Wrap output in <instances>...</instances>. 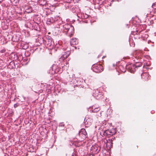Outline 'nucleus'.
<instances>
[{
	"instance_id": "nucleus-31",
	"label": "nucleus",
	"mask_w": 156,
	"mask_h": 156,
	"mask_svg": "<svg viewBox=\"0 0 156 156\" xmlns=\"http://www.w3.org/2000/svg\"><path fill=\"white\" fill-rule=\"evenodd\" d=\"M152 7H153V8H154V5H152Z\"/></svg>"
},
{
	"instance_id": "nucleus-8",
	"label": "nucleus",
	"mask_w": 156,
	"mask_h": 156,
	"mask_svg": "<svg viewBox=\"0 0 156 156\" xmlns=\"http://www.w3.org/2000/svg\"><path fill=\"white\" fill-rule=\"evenodd\" d=\"M70 54V51H68L65 52L64 54H63L61 57L59 58V60L60 62H62L64 60L67 58Z\"/></svg>"
},
{
	"instance_id": "nucleus-21",
	"label": "nucleus",
	"mask_w": 156,
	"mask_h": 156,
	"mask_svg": "<svg viewBox=\"0 0 156 156\" xmlns=\"http://www.w3.org/2000/svg\"><path fill=\"white\" fill-rule=\"evenodd\" d=\"M5 49L4 48H3L0 51V52L1 53H3L5 52Z\"/></svg>"
},
{
	"instance_id": "nucleus-24",
	"label": "nucleus",
	"mask_w": 156,
	"mask_h": 156,
	"mask_svg": "<svg viewBox=\"0 0 156 156\" xmlns=\"http://www.w3.org/2000/svg\"><path fill=\"white\" fill-rule=\"evenodd\" d=\"M86 156H94L93 154H89Z\"/></svg>"
},
{
	"instance_id": "nucleus-19",
	"label": "nucleus",
	"mask_w": 156,
	"mask_h": 156,
	"mask_svg": "<svg viewBox=\"0 0 156 156\" xmlns=\"http://www.w3.org/2000/svg\"><path fill=\"white\" fill-rule=\"evenodd\" d=\"M80 142H76L74 143V144L76 147H79L81 145V144H80Z\"/></svg>"
},
{
	"instance_id": "nucleus-25",
	"label": "nucleus",
	"mask_w": 156,
	"mask_h": 156,
	"mask_svg": "<svg viewBox=\"0 0 156 156\" xmlns=\"http://www.w3.org/2000/svg\"><path fill=\"white\" fill-rule=\"evenodd\" d=\"M115 137H112L111 138H110V139H108V140H112H112H114L115 139Z\"/></svg>"
},
{
	"instance_id": "nucleus-28",
	"label": "nucleus",
	"mask_w": 156,
	"mask_h": 156,
	"mask_svg": "<svg viewBox=\"0 0 156 156\" xmlns=\"http://www.w3.org/2000/svg\"><path fill=\"white\" fill-rule=\"evenodd\" d=\"M113 67H115V64H113Z\"/></svg>"
},
{
	"instance_id": "nucleus-13",
	"label": "nucleus",
	"mask_w": 156,
	"mask_h": 156,
	"mask_svg": "<svg viewBox=\"0 0 156 156\" xmlns=\"http://www.w3.org/2000/svg\"><path fill=\"white\" fill-rule=\"evenodd\" d=\"M78 43L77 39L76 38H73L70 41V44L72 45H76Z\"/></svg>"
},
{
	"instance_id": "nucleus-26",
	"label": "nucleus",
	"mask_w": 156,
	"mask_h": 156,
	"mask_svg": "<svg viewBox=\"0 0 156 156\" xmlns=\"http://www.w3.org/2000/svg\"><path fill=\"white\" fill-rule=\"evenodd\" d=\"M26 11L28 13H30V12L31 11V10H30V11Z\"/></svg>"
},
{
	"instance_id": "nucleus-17",
	"label": "nucleus",
	"mask_w": 156,
	"mask_h": 156,
	"mask_svg": "<svg viewBox=\"0 0 156 156\" xmlns=\"http://www.w3.org/2000/svg\"><path fill=\"white\" fill-rule=\"evenodd\" d=\"M119 69L121 70V71H122V72H125L126 71V66H123L122 65H120L119 66Z\"/></svg>"
},
{
	"instance_id": "nucleus-4",
	"label": "nucleus",
	"mask_w": 156,
	"mask_h": 156,
	"mask_svg": "<svg viewBox=\"0 0 156 156\" xmlns=\"http://www.w3.org/2000/svg\"><path fill=\"white\" fill-rule=\"evenodd\" d=\"M92 70L95 72L97 73L101 72L103 70V66L100 64L93 65L92 67Z\"/></svg>"
},
{
	"instance_id": "nucleus-5",
	"label": "nucleus",
	"mask_w": 156,
	"mask_h": 156,
	"mask_svg": "<svg viewBox=\"0 0 156 156\" xmlns=\"http://www.w3.org/2000/svg\"><path fill=\"white\" fill-rule=\"evenodd\" d=\"M93 121L92 117L91 115H87L85 117L84 123L86 127H88L91 125Z\"/></svg>"
},
{
	"instance_id": "nucleus-27",
	"label": "nucleus",
	"mask_w": 156,
	"mask_h": 156,
	"mask_svg": "<svg viewBox=\"0 0 156 156\" xmlns=\"http://www.w3.org/2000/svg\"><path fill=\"white\" fill-rule=\"evenodd\" d=\"M3 0H0V3H1L3 1Z\"/></svg>"
},
{
	"instance_id": "nucleus-22",
	"label": "nucleus",
	"mask_w": 156,
	"mask_h": 156,
	"mask_svg": "<svg viewBox=\"0 0 156 156\" xmlns=\"http://www.w3.org/2000/svg\"><path fill=\"white\" fill-rule=\"evenodd\" d=\"M94 1H95L97 3H99L101 1V0H94Z\"/></svg>"
},
{
	"instance_id": "nucleus-16",
	"label": "nucleus",
	"mask_w": 156,
	"mask_h": 156,
	"mask_svg": "<svg viewBox=\"0 0 156 156\" xmlns=\"http://www.w3.org/2000/svg\"><path fill=\"white\" fill-rule=\"evenodd\" d=\"M54 21L53 20V18L51 17L50 18H48L47 20L46 23L48 24H50L51 23H53Z\"/></svg>"
},
{
	"instance_id": "nucleus-20",
	"label": "nucleus",
	"mask_w": 156,
	"mask_h": 156,
	"mask_svg": "<svg viewBox=\"0 0 156 156\" xmlns=\"http://www.w3.org/2000/svg\"><path fill=\"white\" fill-rule=\"evenodd\" d=\"M135 65H137V66H136L137 69L138 67L141 66H142V63L141 62H138L136 63V64H135Z\"/></svg>"
},
{
	"instance_id": "nucleus-7",
	"label": "nucleus",
	"mask_w": 156,
	"mask_h": 156,
	"mask_svg": "<svg viewBox=\"0 0 156 156\" xmlns=\"http://www.w3.org/2000/svg\"><path fill=\"white\" fill-rule=\"evenodd\" d=\"M137 65H135L134 64L131 63L126 65V68L131 73H133L137 69L136 66Z\"/></svg>"
},
{
	"instance_id": "nucleus-35",
	"label": "nucleus",
	"mask_w": 156,
	"mask_h": 156,
	"mask_svg": "<svg viewBox=\"0 0 156 156\" xmlns=\"http://www.w3.org/2000/svg\"><path fill=\"white\" fill-rule=\"evenodd\" d=\"M72 156H73V155H72Z\"/></svg>"
},
{
	"instance_id": "nucleus-10",
	"label": "nucleus",
	"mask_w": 156,
	"mask_h": 156,
	"mask_svg": "<svg viewBox=\"0 0 156 156\" xmlns=\"http://www.w3.org/2000/svg\"><path fill=\"white\" fill-rule=\"evenodd\" d=\"M104 141L105 143L106 142V145L107 147L110 148L112 147L113 144L112 140H104Z\"/></svg>"
},
{
	"instance_id": "nucleus-12",
	"label": "nucleus",
	"mask_w": 156,
	"mask_h": 156,
	"mask_svg": "<svg viewBox=\"0 0 156 156\" xmlns=\"http://www.w3.org/2000/svg\"><path fill=\"white\" fill-rule=\"evenodd\" d=\"M141 76L142 78L145 81H147L149 80V74L148 73H142Z\"/></svg>"
},
{
	"instance_id": "nucleus-29",
	"label": "nucleus",
	"mask_w": 156,
	"mask_h": 156,
	"mask_svg": "<svg viewBox=\"0 0 156 156\" xmlns=\"http://www.w3.org/2000/svg\"><path fill=\"white\" fill-rule=\"evenodd\" d=\"M101 113H100V115H99V116H101Z\"/></svg>"
},
{
	"instance_id": "nucleus-18",
	"label": "nucleus",
	"mask_w": 156,
	"mask_h": 156,
	"mask_svg": "<svg viewBox=\"0 0 156 156\" xmlns=\"http://www.w3.org/2000/svg\"><path fill=\"white\" fill-rule=\"evenodd\" d=\"M11 3L12 5H16L19 2V0H10Z\"/></svg>"
},
{
	"instance_id": "nucleus-3",
	"label": "nucleus",
	"mask_w": 156,
	"mask_h": 156,
	"mask_svg": "<svg viewBox=\"0 0 156 156\" xmlns=\"http://www.w3.org/2000/svg\"><path fill=\"white\" fill-rule=\"evenodd\" d=\"M116 133V131L115 129H107L105 131H102L101 133V135H103L104 136L109 137V136H112L115 134Z\"/></svg>"
},
{
	"instance_id": "nucleus-34",
	"label": "nucleus",
	"mask_w": 156,
	"mask_h": 156,
	"mask_svg": "<svg viewBox=\"0 0 156 156\" xmlns=\"http://www.w3.org/2000/svg\"><path fill=\"white\" fill-rule=\"evenodd\" d=\"M140 56L139 55H137V56Z\"/></svg>"
},
{
	"instance_id": "nucleus-9",
	"label": "nucleus",
	"mask_w": 156,
	"mask_h": 156,
	"mask_svg": "<svg viewBox=\"0 0 156 156\" xmlns=\"http://www.w3.org/2000/svg\"><path fill=\"white\" fill-rule=\"evenodd\" d=\"M45 42L47 47H51L53 45L54 42L51 38H49L48 39H47V40L45 41Z\"/></svg>"
},
{
	"instance_id": "nucleus-15",
	"label": "nucleus",
	"mask_w": 156,
	"mask_h": 156,
	"mask_svg": "<svg viewBox=\"0 0 156 156\" xmlns=\"http://www.w3.org/2000/svg\"><path fill=\"white\" fill-rule=\"evenodd\" d=\"M47 2L45 0H39L38 3L41 5L44 6L46 5Z\"/></svg>"
},
{
	"instance_id": "nucleus-32",
	"label": "nucleus",
	"mask_w": 156,
	"mask_h": 156,
	"mask_svg": "<svg viewBox=\"0 0 156 156\" xmlns=\"http://www.w3.org/2000/svg\"><path fill=\"white\" fill-rule=\"evenodd\" d=\"M12 63V64H13V62H11V63H10V64H11Z\"/></svg>"
},
{
	"instance_id": "nucleus-30",
	"label": "nucleus",
	"mask_w": 156,
	"mask_h": 156,
	"mask_svg": "<svg viewBox=\"0 0 156 156\" xmlns=\"http://www.w3.org/2000/svg\"><path fill=\"white\" fill-rule=\"evenodd\" d=\"M15 105H14V107L16 108V106H15Z\"/></svg>"
},
{
	"instance_id": "nucleus-14",
	"label": "nucleus",
	"mask_w": 156,
	"mask_h": 156,
	"mask_svg": "<svg viewBox=\"0 0 156 156\" xmlns=\"http://www.w3.org/2000/svg\"><path fill=\"white\" fill-rule=\"evenodd\" d=\"M99 107L95 108L94 106H93L92 107V110L93 112H97L100 110Z\"/></svg>"
},
{
	"instance_id": "nucleus-1",
	"label": "nucleus",
	"mask_w": 156,
	"mask_h": 156,
	"mask_svg": "<svg viewBox=\"0 0 156 156\" xmlns=\"http://www.w3.org/2000/svg\"><path fill=\"white\" fill-rule=\"evenodd\" d=\"M63 29L64 32L68 36L71 37L73 35L74 33V29L71 25L65 24L63 26Z\"/></svg>"
},
{
	"instance_id": "nucleus-2",
	"label": "nucleus",
	"mask_w": 156,
	"mask_h": 156,
	"mask_svg": "<svg viewBox=\"0 0 156 156\" xmlns=\"http://www.w3.org/2000/svg\"><path fill=\"white\" fill-rule=\"evenodd\" d=\"M87 136V133L84 129H82L79 132L77 137L80 141L84 140Z\"/></svg>"
},
{
	"instance_id": "nucleus-11",
	"label": "nucleus",
	"mask_w": 156,
	"mask_h": 156,
	"mask_svg": "<svg viewBox=\"0 0 156 156\" xmlns=\"http://www.w3.org/2000/svg\"><path fill=\"white\" fill-rule=\"evenodd\" d=\"M94 96L98 99H99L102 97L101 93L99 92L98 90H96L95 93L94 94Z\"/></svg>"
},
{
	"instance_id": "nucleus-6",
	"label": "nucleus",
	"mask_w": 156,
	"mask_h": 156,
	"mask_svg": "<svg viewBox=\"0 0 156 156\" xmlns=\"http://www.w3.org/2000/svg\"><path fill=\"white\" fill-rule=\"evenodd\" d=\"M101 147L97 145H95L92 146L90 149V153L94 154L99 153L101 150Z\"/></svg>"
},
{
	"instance_id": "nucleus-23",
	"label": "nucleus",
	"mask_w": 156,
	"mask_h": 156,
	"mask_svg": "<svg viewBox=\"0 0 156 156\" xmlns=\"http://www.w3.org/2000/svg\"><path fill=\"white\" fill-rule=\"evenodd\" d=\"M143 32L142 31H140L138 33V30H137L136 31V34H140L141 33Z\"/></svg>"
},
{
	"instance_id": "nucleus-33",
	"label": "nucleus",
	"mask_w": 156,
	"mask_h": 156,
	"mask_svg": "<svg viewBox=\"0 0 156 156\" xmlns=\"http://www.w3.org/2000/svg\"><path fill=\"white\" fill-rule=\"evenodd\" d=\"M105 56H103V57L102 58H105Z\"/></svg>"
}]
</instances>
